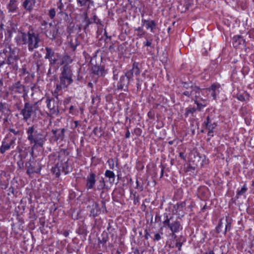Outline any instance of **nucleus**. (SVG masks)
<instances>
[{
  "label": "nucleus",
  "instance_id": "f257e3e1",
  "mask_svg": "<svg viewBox=\"0 0 254 254\" xmlns=\"http://www.w3.org/2000/svg\"><path fill=\"white\" fill-rule=\"evenodd\" d=\"M54 158H55L56 166L52 168V172L57 177H59L62 172L66 175L72 171L71 167L68 163V158L64 152L50 156L51 159Z\"/></svg>",
  "mask_w": 254,
  "mask_h": 254
},
{
  "label": "nucleus",
  "instance_id": "f03ea898",
  "mask_svg": "<svg viewBox=\"0 0 254 254\" xmlns=\"http://www.w3.org/2000/svg\"><path fill=\"white\" fill-rule=\"evenodd\" d=\"M60 82L56 85L55 93H59L63 89L67 88L73 82V73L69 65H64L60 76Z\"/></svg>",
  "mask_w": 254,
  "mask_h": 254
},
{
  "label": "nucleus",
  "instance_id": "7ed1b4c3",
  "mask_svg": "<svg viewBox=\"0 0 254 254\" xmlns=\"http://www.w3.org/2000/svg\"><path fill=\"white\" fill-rule=\"evenodd\" d=\"M27 138L31 143H34L33 147L36 146L42 147L45 141V138L33 127H30L27 129Z\"/></svg>",
  "mask_w": 254,
  "mask_h": 254
},
{
  "label": "nucleus",
  "instance_id": "20e7f679",
  "mask_svg": "<svg viewBox=\"0 0 254 254\" xmlns=\"http://www.w3.org/2000/svg\"><path fill=\"white\" fill-rule=\"evenodd\" d=\"M39 41L38 35L35 34L33 31H29L28 33L26 44L28 45V49L30 51H32L34 49L38 47Z\"/></svg>",
  "mask_w": 254,
  "mask_h": 254
},
{
  "label": "nucleus",
  "instance_id": "39448f33",
  "mask_svg": "<svg viewBox=\"0 0 254 254\" xmlns=\"http://www.w3.org/2000/svg\"><path fill=\"white\" fill-rule=\"evenodd\" d=\"M36 110V106L29 103H25L23 109L21 111V114L23 117V120L27 121L35 113Z\"/></svg>",
  "mask_w": 254,
  "mask_h": 254
},
{
  "label": "nucleus",
  "instance_id": "423d86ee",
  "mask_svg": "<svg viewBox=\"0 0 254 254\" xmlns=\"http://www.w3.org/2000/svg\"><path fill=\"white\" fill-rule=\"evenodd\" d=\"M170 219L171 218H169L167 216L166 220L163 222V224L164 226H167L172 233H177L182 229L179 221H175L171 223Z\"/></svg>",
  "mask_w": 254,
  "mask_h": 254
},
{
  "label": "nucleus",
  "instance_id": "0eeeda50",
  "mask_svg": "<svg viewBox=\"0 0 254 254\" xmlns=\"http://www.w3.org/2000/svg\"><path fill=\"white\" fill-rule=\"evenodd\" d=\"M45 49L46 53L45 59L49 60L50 64L53 65H56L60 54L55 53L51 48L49 47H46Z\"/></svg>",
  "mask_w": 254,
  "mask_h": 254
},
{
  "label": "nucleus",
  "instance_id": "6e6552de",
  "mask_svg": "<svg viewBox=\"0 0 254 254\" xmlns=\"http://www.w3.org/2000/svg\"><path fill=\"white\" fill-rule=\"evenodd\" d=\"M1 112L4 116L3 119V126H5L7 128V130L12 132L14 134H16L17 133L14 129L8 128L7 127V125L10 124L9 121H8V117L10 115V111L9 109L6 107H4L1 104Z\"/></svg>",
  "mask_w": 254,
  "mask_h": 254
},
{
  "label": "nucleus",
  "instance_id": "1a4fd4ad",
  "mask_svg": "<svg viewBox=\"0 0 254 254\" xmlns=\"http://www.w3.org/2000/svg\"><path fill=\"white\" fill-rule=\"evenodd\" d=\"M58 33V29L55 25L50 23L47 26V30L45 31L46 36L51 39L56 38Z\"/></svg>",
  "mask_w": 254,
  "mask_h": 254
},
{
  "label": "nucleus",
  "instance_id": "9d476101",
  "mask_svg": "<svg viewBox=\"0 0 254 254\" xmlns=\"http://www.w3.org/2000/svg\"><path fill=\"white\" fill-rule=\"evenodd\" d=\"M96 175L93 172H90L86 178V187L87 190H90L94 188L96 183Z\"/></svg>",
  "mask_w": 254,
  "mask_h": 254
},
{
  "label": "nucleus",
  "instance_id": "9b49d317",
  "mask_svg": "<svg viewBox=\"0 0 254 254\" xmlns=\"http://www.w3.org/2000/svg\"><path fill=\"white\" fill-rule=\"evenodd\" d=\"M183 88L186 90L184 91L183 93V95L190 97V96L194 95V86L192 85L191 83H187L185 82L183 84Z\"/></svg>",
  "mask_w": 254,
  "mask_h": 254
},
{
  "label": "nucleus",
  "instance_id": "f8f14e48",
  "mask_svg": "<svg viewBox=\"0 0 254 254\" xmlns=\"http://www.w3.org/2000/svg\"><path fill=\"white\" fill-rule=\"evenodd\" d=\"M47 106L49 109L50 110V112L52 114H58L59 113L58 109L57 107L54 105L55 100L53 99H51L49 98H47L46 101Z\"/></svg>",
  "mask_w": 254,
  "mask_h": 254
},
{
  "label": "nucleus",
  "instance_id": "ddd939ff",
  "mask_svg": "<svg viewBox=\"0 0 254 254\" xmlns=\"http://www.w3.org/2000/svg\"><path fill=\"white\" fill-rule=\"evenodd\" d=\"M142 25L145 26L146 29H150L151 32H154L156 27V24L154 20L142 19Z\"/></svg>",
  "mask_w": 254,
  "mask_h": 254
},
{
  "label": "nucleus",
  "instance_id": "4468645a",
  "mask_svg": "<svg viewBox=\"0 0 254 254\" xmlns=\"http://www.w3.org/2000/svg\"><path fill=\"white\" fill-rule=\"evenodd\" d=\"M28 34L18 31L17 36L15 37L16 42L19 44H26Z\"/></svg>",
  "mask_w": 254,
  "mask_h": 254
},
{
  "label": "nucleus",
  "instance_id": "2eb2a0df",
  "mask_svg": "<svg viewBox=\"0 0 254 254\" xmlns=\"http://www.w3.org/2000/svg\"><path fill=\"white\" fill-rule=\"evenodd\" d=\"M92 73L98 76H103L105 74L106 72L103 66L99 65H94L92 67Z\"/></svg>",
  "mask_w": 254,
  "mask_h": 254
},
{
  "label": "nucleus",
  "instance_id": "dca6fc26",
  "mask_svg": "<svg viewBox=\"0 0 254 254\" xmlns=\"http://www.w3.org/2000/svg\"><path fill=\"white\" fill-rule=\"evenodd\" d=\"M206 91V90H201L197 87L194 86V94L193 95L195 97L194 100H197L198 101L205 100L201 97V95H203L204 92Z\"/></svg>",
  "mask_w": 254,
  "mask_h": 254
},
{
  "label": "nucleus",
  "instance_id": "f3484780",
  "mask_svg": "<svg viewBox=\"0 0 254 254\" xmlns=\"http://www.w3.org/2000/svg\"><path fill=\"white\" fill-rule=\"evenodd\" d=\"M90 215L95 217L97 216L100 213V207L97 203L94 202L90 206Z\"/></svg>",
  "mask_w": 254,
  "mask_h": 254
},
{
  "label": "nucleus",
  "instance_id": "a211bd4d",
  "mask_svg": "<svg viewBox=\"0 0 254 254\" xmlns=\"http://www.w3.org/2000/svg\"><path fill=\"white\" fill-rule=\"evenodd\" d=\"M185 207L186 203L184 201L177 203L174 206L175 213L178 215H181L180 212L183 211Z\"/></svg>",
  "mask_w": 254,
  "mask_h": 254
},
{
  "label": "nucleus",
  "instance_id": "6ab92c4d",
  "mask_svg": "<svg viewBox=\"0 0 254 254\" xmlns=\"http://www.w3.org/2000/svg\"><path fill=\"white\" fill-rule=\"evenodd\" d=\"M106 177L109 178V182L110 184H113L115 181V175L113 171L107 170L105 173Z\"/></svg>",
  "mask_w": 254,
  "mask_h": 254
},
{
  "label": "nucleus",
  "instance_id": "aec40b11",
  "mask_svg": "<svg viewBox=\"0 0 254 254\" xmlns=\"http://www.w3.org/2000/svg\"><path fill=\"white\" fill-rule=\"evenodd\" d=\"M243 41L242 37L239 35L234 36L232 39V45L234 47H238Z\"/></svg>",
  "mask_w": 254,
  "mask_h": 254
},
{
  "label": "nucleus",
  "instance_id": "412c9836",
  "mask_svg": "<svg viewBox=\"0 0 254 254\" xmlns=\"http://www.w3.org/2000/svg\"><path fill=\"white\" fill-rule=\"evenodd\" d=\"M36 2V0H26L23 5L26 9L30 10Z\"/></svg>",
  "mask_w": 254,
  "mask_h": 254
},
{
  "label": "nucleus",
  "instance_id": "4be33fe9",
  "mask_svg": "<svg viewBox=\"0 0 254 254\" xmlns=\"http://www.w3.org/2000/svg\"><path fill=\"white\" fill-rule=\"evenodd\" d=\"M72 59L71 57L67 55L63 56V61L62 64H63L64 65H68L69 64L72 62Z\"/></svg>",
  "mask_w": 254,
  "mask_h": 254
},
{
  "label": "nucleus",
  "instance_id": "5701e85b",
  "mask_svg": "<svg viewBox=\"0 0 254 254\" xmlns=\"http://www.w3.org/2000/svg\"><path fill=\"white\" fill-rule=\"evenodd\" d=\"M207 121L205 122L206 127L208 130H213L215 128L216 125L215 123L210 124L209 123V117L208 116L206 119Z\"/></svg>",
  "mask_w": 254,
  "mask_h": 254
},
{
  "label": "nucleus",
  "instance_id": "b1692460",
  "mask_svg": "<svg viewBox=\"0 0 254 254\" xmlns=\"http://www.w3.org/2000/svg\"><path fill=\"white\" fill-rule=\"evenodd\" d=\"M40 170L41 167H39L37 169H35L32 165H30L27 170V173L28 174L30 175L34 173H38L40 172Z\"/></svg>",
  "mask_w": 254,
  "mask_h": 254
},
{
  "label": "nucleus",
  "instance_id": "393cba45",
  "mask_svg": "<svg viewBox=\"0 0 254 254\" xmlns=\"http://www.w3.org/2000/svg\"><path fill=\"white\" fill-rule=\"evenodd\" d=\"M219 85L213 84L211 86V89L213 91V93H212V96L214 99H216V95L219 92Z\"/></svg>",
  "mask_w": 254,
  "mask_h": 254
},
{
  "label": "nucleus",
  "instance_id": "a878e982",
  "mask_svg": "<svg viewBox=\"0 0 254 254\" xmlns=\"http://www.w3.org/2000/svg\"><path fill=\"white\" fill-rule=\"evenodd\" d=\"M16 8V0H10V2L8 5V8L9 11H14Z\"/></svg>",
  "mask_w": 254,
  "mask_h": 254
},
{
  "label": "nucleus",
  "instance_id": "bb28decb",
  "mask_svg": "<svg viewBox=\"0 0 254 254\" xmlns=\"http://www.w3.org/2000/svg\"><path fill=\"white\" fill-rule=\"evenodd\" d=\"M106 186L105 182L104 181V179L103 178H101V179L99 181L98 185L97 187V190H103Z\"/></svg>",
  "mask_w": 254,
  "mask_h": 254
},
{
  "label": "nucleus",
  "instance_id": "cd10ccee",
  "mask_svg": "<svg viewBox=\"0 0 254 254\" xmlns=\"http://www.w3.org/2000/svg\"><path fill=\"white\" fill-rule=\"evenodd\" d=\"M135 31L137 32L136 35L139 38L142 37L145 33L142 27H139L135 29Z\"/></svg>",
  "mask_w": 254,
  "mask_h": 254
},
{
  "label": "nucleus",
  "instance_id": "c85d7f7f",
  "mask_svg": "<svg viewBox=\"0 0 254 254\" xmlns=\"http://www.w3.org/2000/svg\"><path fill=\"white\" fill-rule=\"evenodd\" d=\"M4 143L5 142L3 141L2 142V146H1V153L4 152L5 150H8L10 148L11 142L6 145H5Z\"/></svg>",
  "mask_w": 254,
  "mask_h": 254
},
{
  "label": "nucleus",
  "instance_id": "c756f323",
  "mask_svg": "<svg viewBox=\"0 0 254 254\" xmlns=\"http://www.w3.org/2000/svg\"><path fill=\"white\" fill-rule=\"evenodd\" d=\"M247 187L246 184H245L241 188L240 190H238L237 194L239 195H242L244 194L247 190Z\"/></svg>",
  "mask_w": 254,
  "mask_h": 254
},
{
  "label": "nucleus",
  "instance_id": "7c9ffc66",
  "mask_svg": "<svg viewBox=\"0 0 254 254\" xmlns=\"http://www.w3.org/2000/svg\"><path fill=\"white\" fill-rule=\"evenodd\" d=\"M196 111L195 108H187L186 112V114L188 116L190 114H193Z\"/></svg>",
  "mask_w": 254,
  "mask_h": 254
},
{
  "label": "nucleus",
  "instance_id": "2f4dec72",
  "mask_svg": "<svg viewBox=\"0 0 254 254\" xmlns=\"http://www.w3.org/2000/svg\"><path fill=\"white\" fill-rule=\"evenodd\" d=\"M199 101H198L197 100H194L195 103L197 105V109L199 110H200L202 108L206 106L205 104H202V103H199Z\"/></svg>",
  "mask_w": 254,
  "mask_h": 254
},
{
  "label": "nucleus",
  "instance_id": "473e14b6",
  "mask_svg": "<svg viewBox=\"0 0 254 254\" xmlns=\"http://www.w3.org/2000/svg\"><path fill=\"white\" fill-rule=\"evenodd\" d=\"M49 16L51 17V18L53 19L56 15V11L54 8H52L50 9L49 12Z\"/></svg>",
  "mask_w": 254,
  "mask_h": 254
},
{
  "label": "nucleus",
  "instance_id": "72a5a7b5",
  "mask_svg": "<svg viewBox=\"0 0 254 254\" xmlns=\"http://www.w3.org/2000/svg\"><path fill=\"white\" fill-rule=\"evenodd\" d=\"M84 22L86 23L87 26L90 24V20L88 18L87 13L85 12L84 14Z\"/></svg>",
  "mask_w": 254,
  "mask_h": 254
},
{
  "label": "nucleus",
  "instance_id": "f704fd0d",
  "mask_svg": "<svg viewBox=\"0 0 254 254\" xmlns=\"http://www.w3.org/2000/svg\"><path fill=\"white\" fill-rule=\"evenodd\" d=\"M63 61V56H61L60 54L59 56V57L58 58L57 61L56 62V64L62 65L63 64H62V62Z\"/></svg>",
  "mask_w": 254,
  "mask_h": 254
},
{
  "label": "nucleus",
  "instance_id": "c9c22d12",
  "mask_svg": "<svg viewBox=\"0 0 254 254\" xmlns=\"http://www.w3.org/2000/svg\"><path fill=\"white\" fill-rule=\"evenodd\" d=\"M108 163H109L110 169H113L115 167L114 160L112 159L108 160Z\"/></svg>",
  "mask_w": 254,
  "mask_h": 254
},
{
  "label": "nucleus",
  "instance_id": "e433bc0d",
  "mask_svg": "<svg viewBox=\"0 0 254 254\" xmlns=\"http://www.w3.org/2000/svg\"><path fill=\"white\" fill-rule=\"evenodd\" d=\"M132 70L133 73L134 72L136 75H138L140 73L139 68L137 66H135L134 65H133Z\"/></svg>",
  "mask_w": 254,
  "mask_h": 254
},
{
  "label": "nucleus",
  "instance_id": "4c0bfd02",
  "mask_svg": "<svg viewBox=\"0 0 254 254\" xmlns=\"http://www.w3.org/2000/svg\"><path fill=\"white\" fill-rule=\"evenodd\" d=\"M77 2L80 4V6L85 5L89 0H77Z\"/></svg>",
  "mask_w": 254,
  "mask_h": 254
},
{
  "label": "nucleus",
  "instance_id": "58836bf2",
  "mask_svg": "<svg viewBox=\"0 0 254 254\" xmlns=\"http://www.w3.org/2000/svg\"><path fill=\"white\" fill-rule=\"evenodd\" d=\"M132 74H133V70H132L128 71V72H127L126 74V76L128 79H130L132 78Z\"/></svg>",
  "mask_w": 254,
  "mask_h": 254
},
{
  "label": "nucleus",
  "instance_id": "ea45409f",
  "mask_svg": "<svg viewBox=\"0 0 254 254\" xmlns=\"http://www.w3.org/2000/svg\"><path fill=\"white\" fill-rule=\"evenodd\" d=\"M136 186L135 187L136 189H138L140 191H142L143 190V186H142V185H140L139 184V182H138V181L137 179H136Z\"/></svg>",
  "mask_w": 254,
  "mask_h": 254
},
{
  "label": "nucleus",
  "instance_id": "a19ab883",
  "mask_svg": "<svg viewBox=\"0 0 254 254\" xmlns=\"http://www.w3.org/2000/svg\"><path fill=\"white\" fill-rule=\"evenodd\" d=\"M69 113L72 115H75L76 112L74 110V107L73 106H71L69 108Z\"/></svg>",
  "mask_w": 254,
  "mask_h": 254
},
{
  "label": "nucleus",
  "instance_id": "79ce46f5",
  "mask_svg": "<svg viewBox=\"0 0 254 254\" xmlns=\"http://www.w3.org/2000/svg\"><path fill=\"white\" fill-rule=\"evenodd\" d=\"M161 239V237L160 235L158 233H157L154 236V240L155 241H159Z\"/></svg>",
  "mask_w": 254,
  "mask_h": 254
},
{
  "label": "nucleus",
  "instance_id": "37998d69",
  "mask_svg": "<svg viewBox=\"0 0 254 254\" xmlns=\"http://www.w3.org/2000/svg\"><path fill=\"white\" fill-rule=\"evenodd\" d=\"M222 223L221 222H220L216 228V230L218 233L220 232V230L221 228L222 227Z\"/></svg>",
  "mask_w": 254,
  "mask_h": 254
},
{
  "label": "nucleus",
  "instance_id": "c03bdc74",
  "mask_svg": "<svg viewBox=\"0 0 254 254\" xmlns=\"http://www.w3.org/2000/svg\"><path fill=\"white\" fill-rule=\"evenodd\" d=\"M182 246V243H181L178 242L176 244V247L178 248L179 250H180V251L181 250Z\"/></svg>",
  "mask_w": 254,
  "mask_h": 254
},
{
  "label": "nucleus",
  "instance_id": "a18cd8bd",
  "mask_svg": "<svg viewBox=\"0 0 254 254\" xmlns=\"http://www.w3.org/2000/svg\"><path fill=\"white\" fill-rule=\"evenodd\" d=\"M145 45L147 47H150L151 45V42L147 40L145 44Z\"/></svg>",
  "mask_w": 254,
  "mask_h": 254
},
{
  "label": "nucleus",
  "instance_id": "49530a36",
  "mask_svg": "<svg viewBox=\"0 0 254 254\" xmlns=\"http://www.w3.org/2000/svg\"><path fill=\"white\" fill-rule=\"evenodd\" d=\"M179 156H180V157L181 158H182V159H184V160H185V159H186V158H185V156H184V154L183 152H180V153H179Z\"/></svg>",
  "mask_w": 254,
  "mask_h": 254
},
{
  "label": "nucleus",
  "instance_id": "de8ad7c7",
  "mask_svg": "<svg viewBox=\"0 0 254 254\" xmlns=\"http://www.w3.org/2000/svg\"><path fill=\"white\" fill-rule=\"evenodd\" d=\"M213 130H208V135L210 136H213Z\"/></svg>",
  "mask_w": 254,
  "mask_h": 254
},
{
  "label": "nucleus",
  "instance_id": "09e8293b",
  "mask_svg": "<svg viewBox=\"0 0 254 254\" xmlns=\"http://www.w3.org/2000/svg\"><path fill=\"white\" fill-rule=\"evenodd\" d=\"M129 136H130V132H129V131L128 130L126 133V137L127 138H128L129 137Z\"/></svg>",
  "mask_w": 254,
  "mask_h": 254
},
{
  "label": "nucleus",
  "instance_id": "8fccbe9b",
  "mask_svg": "<svg viewBox=\"0 0 254 254\" xmlns=\"http://www.w3.org/2000/svg\"><path fill=\"white\" fill-rule=\"evenodd\" d=\"M203 254H214V253L213 252V251H210L208 252H205Z\"/></svg>",
  "mask_w": 254,
  "mask_h": 254
},
{
  "label": "nucleus",
  "instance_id": "3c124183",
  "mask_svg": "<svg viewBox=\"0 0 254 254\" xmlns=\"http://www.w3.org/2000/svg\"><path fill=\"white\" fill-rule=\"evenodd\" d=\"M37 56H38V57L40 56V54H39V53L38 52H35L34 53V57Z\"/></svg>",
  "mask_w": 254,
  "mask_h": 254
},
{
  "label": "nucleus",
  "instance_id": "603ef678",
  "mask_svg": "<svg viewBox=\"0 0 254 254\" xmlns=\"http://www.w3.org/2000/svg\"><path fill=\"white\" fill-rule=\"evenodd\" d=\"M64 129H62L61 130V133H62V135H64Z\"/></svg>",
  "mask_w": 254,
  "mask_h": 254
},
{
  "label": "nucleus",
  "instance_id": "864d4df0",
  "mask_svg": "<svg viewBox=\"0 0 254 254\" xmlns=\"http://www.w3.org/2000/svg\"><path fill=\"white\" fill-rule=\"evenodd\" d=\"M228 227H229V228H230V225H229V224L226 225V230H227V228H228Z\"/></svg>",
  "mask_w": 254,
  "mask_h": 254
},
{
  "label": "nucleus",
  "instance_id": "5fc2aeb1",
  "mask_svg": "<svg viewBox=\"0 0 254 254\" xmlns=\"http://www.w3.org/2000/svg\"><path fill=\"white\" fill-rule=\"evenodd\" d=\"M125 79V77H121L120 78V81H122V80H124Z\"/></svg>",
  "mask_w": 254,
  "mask_h": 254
},
{
  "label": "nucleus",
  "instance_id": "6e6d98bb",
  "mask_svg": "<svg viewBox=\"0 0 254 254\" xmlns=\"http://www.w3.org/2000/svg\"><path fill=\"white\" fill-rule=\"evenodd\" d=\"M64 235L66 237L68 235V233L65 232V233H64Z\"/></svg>",
  "mask_w": 254,
  "mask_h": 254
},
{
  "label": "nucleus",
  "instance_id": "4d7b16f0",
  "mask_svg": "<svg viewBox=\"0 0 254 254\" xmlns=\"http://www.w3.org/2000/svg\"><path fill=\"white\" fill-rule=\"evenodd\" d=\"M123 88V86H122V85L120 86V87H119V88L120 89H122Z\"/></svg>",
  "mask_w": 254,
  "mask_h": 254
},
{
  "label": "nucleus",
  "instance_id": "13d9d810",
  "mask_svg": "<svg viewBox=\"0 0 254 254\" xmlns=\"http://www.w3.org/2000/svg\"><path fill=\"white\" fill-rule=\"evenodd\" d=\"M12 30H13V31H14V30H15L14 28L12 27Z\"/></svg>",
  "mask_w": 254,
  "mask_h": 254
},
{
  "label": "nucleus",
  "instance_id": "bf43d9fd",
  "mask_svg": "<svg viewBox=\"0 0 254 254\" xmlns=\"http://www.w3.org/2000/svg\"><path fill=\"white\" fill-rule=\"evenodd\" d=\"M0 27H1V29H2V25L1 24V26H0Z\"/></svg>",
  "mask_w": 254,
  "mask_h": 254
}]
</instances>
